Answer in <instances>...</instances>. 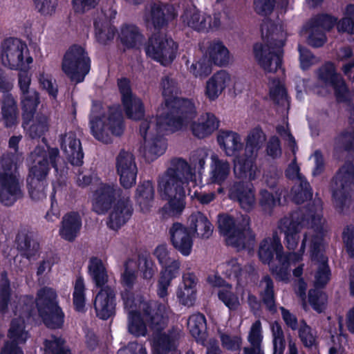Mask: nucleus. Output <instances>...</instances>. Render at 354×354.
Here are the masks:
<instances>
[{
    "instance_id": "f257e3e1",
    "label": "nucleus",
    "mask_w": 354,
    "mask_h": 354,
    "mask_svg": "<svg viewBox=\"0 0 354 354\" xmlns=\"http://www.w3.org/2000/svg\"><path fill=\"white\" fill-rule=\"evenodd\" d=\"M208 153L198 149L192 154L190 164L183 158H174L170 167L158 179V191L162 200L167 202L162 207V214L168 216H179L185 207V187L189 182L196 183V170L199 176L205 169Z\"/></svg>"
},
{
    "instance_id": "f03ea898",
    "label": "nucleus",
    "mask_w": 354,
    "mask_h": 354,
    "mask_svg": "<svg viewBox=\"0 0 354 354\" xmlns=\"http://www.w3.org/2000/svg\"><path fill=\"white\" fill-rule=\"evenodd\" d=\"M160 85L167 112L158 116L156 130L180 131L196 118L197 112L194 102L192 99L176 97L179 90L178 83L169 76L162 78Z\"/></svg>"
},
{
    "instance_id": "7ed1b4c3",
    "label": "nucleus",
    "mask_w": 354,
    "mask_h": 354,
    "mask_svg": "<svg viewBox=\"0 0 354 354\" xmlns=\"http://www.w3.org/2000/svg\"><path fill=\"white\" fill-rule=\"evenodd\" d=\"M260 30L264 44H254V55L266 73H274L282 68L286 37L281 27L271 20L263 22Z\"/></svg>"
},
{
    "instance_id": "20e7f679",
    "label": "nucleus",
    "mask_w": 354,
    "mask_h": 354,
    "mask_svg": "<svg viewBox=\"0 0 354 354\" xmlns=\"http://www.w3.org/2000/svg\"><path fill=\"white\" fill-rule=\"evenodd\" d=\"M141 308L150 328L158 332L153 341L152 354H169L176 351L180 338L179 329L172 327L162 332L168 322L166 305L158 301L145 302Z\"/></svg>"
},
{
    "instance_id": "39448f33",
    "label": "nucleus",
    "mask_w": 354,
    "mask_h": 354,
    "mask_svg": "<svg viewBox=\"0 0 354 354\" xmlns=\"http://www.w3.org/2000/svg\"><path fill=\"white\" fill-rule=\"evenodd\" d=\"M188 221L190 228L180 223H174L169 229L170 241L173 247L183 256H189L192 250V232L198 237L208 239L213 232V225L201 212L192 213Z\"/></svg>"
},
{
    "instance_id": "423d86ee",
    "label": "nucleus",
    "mask_w": 354,
    "mask_h": 354,
    "mask_svg": "<svg viewBox=\"0 0 354 354\" xmlns=\"http://www.w3.org/2000/svg\"><path fill=\"white\" fill-rule=\"evenodd\" d=\"M59 158V151L57 147H48V153L44 149L34 160L35 165L29 170L26 179L27 188L32 200L38 201L46 197V178L50 167L58 171L57 160Z\"/></svg>"
},
{
    "instance_id": "0eeeda50",
    "label": "nucleus",
    "mask_w": 354,
    "mask_h": 354,
    "mask_svg": "<svg viewBox=\"0 0 354 354\" xmlns=\"http://www.w3.org/2000/svg\"><path fill=\"white\" fill-rule=\"evenodd\" d=\"M258 256L263 264L270 266L271 273L279 281L288 279L290 258L286 254L277 232L272 233V237H266L260 243Z\"/></svg>"
},
{
    "instance_id": "6e6552de",
    "label": "nucleus",
    "mask_w": 354,
    "mask_h": 354,
    "mask_svg": "<svg viewBox=\"0 0 354 354\" xmlns=\"http://www.w3.org/2000/svg\"><path fill=\"white\" fill-rule=\"evenodd\" d=\"M100 108L95 104L92 107L89 120L91 133L96 140L108 144L111 142L110 134L117 137L123 134L125 129L124 118L120 110L110 107L104 120V113L97 112Z\"/></svg>"
},
{
    "instance_id": "1a4fd4ad",
    "label": "nucleus",
    "mask_w": 354,
    "mask_h": 354,
    "mask_svg": "<svg viewBox=\"0 0 354 354\" xmlns=\"http://www.w3.org/2000/svg\"><path fill=\"white\" fill-rule=\"evenodd\" d=\"M36 308L44 324L50 329L62 328L65 315L59 304L58 295L55 289L44 286L36 294Z\"/></svg>"
},
{
    "instance_id": "9d476101",
    "label": "nucleus",
    "mask_w": 354,
    "mask_h": 354,
    "mask_svg": "<svg viewBox=\"0 0 354 354\" xmlns=\"http://www.w3.org/2000/svg\"><path fill=\"white\" fill-rule=\"evenodd\" d=\"M315 209L313 206L299 207L290 218H283L279 221V228L285 234V244L289 250H295L301 239V231L304 227L313 226L316 220Z\"/></svg>"
},
{
    "instance_id": "9b49d317",
    "label": "nucleus",
    "mask_w": 354,
    "mask_h": 354,
    "mask_svg": "<svg viewBox=\"0 0 354 354\" xmlns=\"http://www.w3.org/2000/svg\"><path fill=\"white\" fill-rule=\"evenodd\" d=\"M160 271L157 282V295L164 301H167L168 288L171 281L180 274V261L178 259L170 257L169 251L165 244L158 245L153 252Z\"/></svg>"
},
{
    "instance_id": "f8f14e48",
    "label": "nucleus",
    "mask_w": 354,
    "mask_h": 354,
    "mask_svg": "<svg viewBox=\"0 0 354 354\" xmlns=\"http://www.w3.org/2000/svg\"><path fill=\"white\" fill-rule=\"evenodd\" d=\"M331 182L335 207L342 212L351 198L354 186V163L350 160L345 161L337 170Z\"/></svg>"
},
{
    "instance_id": "ddd939ff",
    "label": "nucleus",
    "mask_w": 354,
    "mask_h": 354,
    "mask_svg": "<svg viewBox=\"0 0 354 354\" xmlns=\"http://www.w3.org/2000/svg\"><path fill=\"white\" fill-rule=\"evenodd\" d=\"M91 60L85 48L79 44L71 45L66 51L62 62V70L76 83L82 82L88 74Z\"/></svg>"
},
{
    "instance_id": "4468645a",
    "label": "nucleus",
    "mask_w": 354,
    "mask_h": 354,
    "mask_svg": "<svg viewBox=\"0 0 354 354\" xmlns=\"http://www.w3.org/2000/svg\"><path fill=\"white\" fill-rule=\"evenodd\" d=\"M1 48L2 64L12 70L26 69L33 61L26 44L19 39L7 38L2 42Z\"/></svg>"
},
{
    "instance_id": "2eb2a0df",
    "label": "nucleus",
    "mask_w": 354,
    "mask_h": 354,
    "mask_svg": "<svg viewBox=\"0 0 354 354\" xmlns=\"http://www.w3.org/2000/svg\"><path fill=\"white\" fill-rule=\"evenodd\" d=\"M218 229L222 235L227 237L228 245L237 249H245L248 241H254V235L245 224H236L234 218L229 214H219Z\"/></svg>"
},
{
    "instance_id": "dca6fc26",
    "label": "nucleus",
    "mask_w": 354,
    "mask_h": 354,
    "mask_svg": "<svg viewBox=\"0 0 354 354\" xmlns=\"http://www.w3.org/2000/svg\"><path fill=\"white\" fill-rule=\"evenodd\" d=\"M177 49L178 44L171 37L159 33L153 34L145 48L147 57L165 66L173 62Z\"/></svg>"
},
{
    "instance_id": "f3484780",
    "label": "nucleus",
    "mask_w": 354,
    "mask_h": 354,
    "mask_svg": "<svg viewBox=\"0 0 354 354\" xmlns=\"http://www.w3.org/2000/svg\"><path fill=\"white\" fill-rule=\"evenodd\" d=\"M117 85L127 117L133 120H142L145 116L144 104L140 98L133 93L130 80L127 77L119 78Z\"/></svg>"
},
{
    "instance_id": "a211bd4d",
    "label": "nucleus",
    "mask_w": 354,
    "mask_h": 354,
    "mask_svg": "<svg viewBox=\"0 0 354 354\" xmlns=\"http://www.w3.org/2000/svg\"><path fill=\"white\" fill-rule=\"evenodd\" d=\"M116 170L124 189H129L136 184L138 169L131 153L123 149L120 151L116 158Z\"/></svg>"
},
{
    "instance_id": "6ab92c4d",
    "label": "nucleus",
    "mask_w": 354,
    "mask_h": 354,
    "mask_svg": "<svg viewBox=\"0 0 354 354\" xmlns=\"http://www.w3.org/2000/svg\"><path fill=\"white\" fill-rule=\"evenodd\" d=\"M23 196L17 175L0 172V203L4 206L10 207Z\"/></svg>"
},
{
    "instance_id": "aec40b11",
    "label": "nucleus",
    "mask_w": 354,
    "mask_h": 354,
    "mask_svg": "<svg viewBox=\"0 0 354 354\" xmlns=\"http://www.w3.org/2000/svg\"><path fill=\"white\" fill-rule=\"evenodd\" d=\"M114 288L106 286L100 289L95 297L93 306L96 316L102 320H107L115 315L116 297Z\"/></svg>"
},
{
    "instance_id": "412c9836",
    "label": "nucleus",
    "mask_w": 354,
    "mask_h": 354,
    "mask_svg": "<svg viewBox=\"0 0 354 354\" xmlns=\"http://www.w3.org/2000/svg\"><path fill=\"white\" fill-rule=\"evenodd\" d=\"M61 149L67 160L73 166H82L84 163V153L81 141L74 131L66 132L59 136Z\"/></svg>"
},
{
    "instance_id": "4be33fe9",
    "label": "nucleus",
    "mask_w": 354,
    "mask_h": 354,
    "mask_svg": "<svg viewBox=\"0 0 354 354\" xmlns=\"http://www.w3.org/2000/svg\"><path fill=\"white\" fill-rule=\"evenodd\" d=\"M133 213V203L129 196L120 197L109 214L107 226L111 230H118L129 221Z\"/></svg>"
},
{
    "instance_id": "5701e85b",
    "label": "nucleus",
    "mask_w": 354,
    "mask_h": 354,
    "mask_svg": "<svg viewBox=\"0 0 354 354\" xmlns=\"http://www.w3.org/2000/svg\"><path fill=\"white\" fill-rule=\"evenodd\" d=\"M17 250L21 257L31 260L39 253L40 245L35 233L29 227H21L15 237Z\"/></svg>"
},
{
    "instance_id": "b1692460",
    "label": "nucleus",
    "mask_w": 354,
    "mask_h": 354,
    "mask_svg": "<svg viewBox=\"0 0 354 354\" xmlns=\"http://www.w3.org/2000/svg\"><path fill=\"white\" fill-rule=\"evenodd\" d=\"M122 191L115 185L103 184L95 192L93 209L98 214L106 213L115 201V197L121 196Z\"/></svg>"
},
{
    "instance_id": "393cba45",
    "label": "nucleus",
    "mask_w": 354,
    "mask_h": 354,
    "mask_svg": "<svg viewBox=\"0 0 354 354\" xmlns=\"http://www.w3.org/2000/svg\"><path fill=\"white\" fill-rule=\"evenodd\" d=\"M175 17L173 6L161 2L153 3L146 21L150 22L155 30H160L167 26Z\"/></svg>"
},
{
    "instance_id": "a878e982",
    "label": "nucleus",
    "mask_w": 354,
    "mask_h": 354,
    "mask_svg": "<svg viewBox=\"0 0 354 354\" xmlns=\"http://www.w3.org/2000/svg\"><path fill=\"white\" fill-rule=\"evenodd\" d=\"M252 187L248 182H234L229 189V197L238 201L243 209L250 210L254 204V192Z\"/></svg>"
},
{
    "instance_id": "bb28decb",
    "label": "nucleus",
    "mask_w": 354,
    "mask_h": 354,
    "mask_svg": "<svg viewBox=\"0 0 354 354\" xmlns=\"http://www.w3.org/2000/svg\"><path fill=\"white\" fill-rule=\"evenodd\" d=\"M256 154L245 153L242 156L236 155L233 159L234 171L240 178H248L253 180L256 178Z\"/></svg>"
},
{
    "instance_id": "cd10ccee",
    "label": "nucleus",
    "mask_w": 354,
    "mask_h": 354,
    "mask_svg": "<svg viewBox=\"0 0 354 354\" xmlns=\"http://www.w3.org/2000/svg\"><path fill=\"white\" fill-rule=\"evenodd\" d=\"M118 37L121 44L127 50L139 49L144 40V35L134 24H123Z\"/></svg>"
},
{
    "instance_id": "c85d7f7f",
    "label": "nucleus",
    "mask_w": 354,
    "mask_h": 354,
    "mask_svg": "<svg viewBox=\"0 0 354 354\" xmlns=\"http://www.w3.org/2000/svg\"><path fill=\"white\" fill-rule=\"evenodd\" d=\"M82 225V218L78 212H71L66 214L62 218L59 229L60 236L66 241L73 242L77 236Z\"/></svg>"
},
{
    "instance_id": "c756f323",
    "label": "nucleus",
    "mask_w": 354,
    "mask_h": 354,
    "mask_svg": "<svg viewBox=\"0 0 354 354\" xmlns=\"http://www.w3.org/2000/svg\"><path fill=\"white\" fill-rule=\"evenodd\" d=\"M217 142L227 156L239 155L243 147L240 135L232 131H221Z\"/></svg>"
},
{
    "instance_id": "7c9ffc66",
    "label": "nucleus",
    "mask_w": 354,
    "mask_h": 354,
    "mask_svg": "<svg viewBox=\"0 0 354 354\" xmlns=\"http://www.w3.org/2000/svg\"><path fill=\"white\" fill-rule=\"evenodd\" d=\"M230 80V75L224 70L214 73L206 84L205 95L207 97L210 101L217 99L226 88Z\"/></svg>"
},
{
    "instance_id": "2f4dec72",
    "label": "nucleus",
    "mask_w": 354,
    "mask_h": 354,
    "mask_svg": "<svg viewBox=\"0 0 354 354\" xmlns=\"http://www.w3.org/2000/svg\"><path fill=\"white\" fill-rule=\"evenodd\" d=\"M22 109V127L26 129L36 113L40 103L39 93L37 91H31L21 95Z\"/></svg>"
},
{
    "instance_id": "473e14b6",
    "label": "nucleus",
    "mask_w": 354,
    "mask_h": 354,
    "mask_svg": "<svg viewBox=\"0 0 354 354\" xmlns=\"http://www.w3.org/2000/svg\"><path fill=\"white\" fill-rule=\"evenodd\" d=\"M221 273L229 280L236 281L240 285L243 278H246L248 273L237 258H231L218 266Z\"/></svg>"
},
{
    "instance_id": "72a5a7b5",
    "label": "nucleus",
    "mask_w": 354,
    "mask_h": 354,
    "mask_svg": "<svg viewBox=\"0 0 354 354\" xmlns=\"http://www.w3.org/2000/svg\"><path fill=\"white\" fill-rule=\"evenodd\" d=\"M154 194V187L151 180H145L138 185L135 199L142 212H147L151 207Z\"/></svg>"
},
{
    "instance_id": "f704fd0d",
    "label": "nucleus",
    "mask_w": 354,
    "mask_h": 354,
    "mask_svg": "<svg viewBox=\"0 0 354 354\" xmlns=\"http://www.w3.org/2000/svg\"><path fill=\"white\" fill-rule=\"evenodd\" d=\"M192 124V134L198 138H204L212 134L218 127V120L213 113H206L205 119Z\"/></svg>"
},
{
    "instance_id": "c9c22d12",
    "label": "nucleus",
    "mask_w": 354,
    "mask_h": 354,
    "mask_svg": "<svg viewBox=\"0 0 354 354\" xmlns=\"http://www.w3.org/2000/svg\"><path fill=\"white\" fill-rule=\"evenodd\" d=\"M207 53L208 54L209 59L214 65L225 66L229 63L230 52L220 40L212 41L208 46Z\"/></svg>"
},
{
    "instance_id": "e433bc0d",
    "label": "nucleus",
    "mask_w": 354,
    "mask_h": 354,
    "mask_svg": "<svg viewBox=\"0 0 354 354\" xmlns=\"http://www.w3.org/2000/svg\"><path fill=\"white\" fill-rule=\"evenodd\" d=\"M1 114L6 127L10 128L17 124L18 115L17 104L10 93L3 95Z\"/></svg>"
},
{
    "instance_id": "4c0bfd02",
    "label": "nucleus",
    "mask_w": 354,
    "mask_h": 354,
    "mask_svg": "<svg viewBox=\"0 0 354 354\" xmlns=\"http://www.w3.org/2000/svg\"><path fill=\"white\" fill-rule=\"evenodd\" d=\"M149 301V302H151ZM145 301L140 304V310H130L128 315L129 324L128 330L129 332L136 337H145L147 335V326L144 322L145 319L141 305Z\"/></svg>"
},
{
    "instance_id": "58836bf2",
    "label": "nucleus",
    "mask_w": 354,
    "mask_h": 354,
    "mask_svg": "<svg viewBox=\"0 0 354 354\" xmlns=\"http://www.w3.org/2000/svg\"><path fill=\"white\" fill-rule=\"evenodd\" d=\"M49 118L42 113H36L31 120L30 124L26 126L28 136L32 139L43 138L49 130Z\"/></svg>"
},
{
    "instance_id": "ea45409f",
    "label": "nucleus",
    "mask_w": 354,
    "mask_h": 354,
    "mask_svg": "<svg viewBox=\"0 0 354 354\" xmlns=\"http://www.w3.org/2000/svg\"><path fill=\"white\" fill-rule=\"evenodd\" d=\"M88 271L97 288L100 289L106 286L108 274L102 260L97 257H91L89 261Z\"/></svg>"
},
{
    "instance_id": "a19ab883",
    "label": "nucleus",
    "mask_w": 354,
    "mask_h": 354,
    "mask_svg": "<svg viewBox=\"0 0 354 354\" xmlns=\"http://www.w3.org/2000/svg\"><path fill=\"white\" fill-rule=\"evenodd\" d=\"M86 290L84 278L82 276L77 277L73 287V305L75 311L77 313L86 312Z\"/></svg>"
},
{
    "instance_id": "79ce46f5",
    "label": "nucleus",
    "mask_w": 354,
    "mask_h": 354,
    "mask_svg": "<svg viewBox=\"0 0 354 354\" xmlns=\"http://www.w3.org/2000/svg\"><path fill=\"white\" fill-rule=\"evenodd\" d=\"M212 162L210 174L211 181L214 184L221 185L230 174V163L215 156H212Z\"/></svg>"
},
{
    "instance_id": "37998d69",
    "label": "nucleus",
    "mask_w": 354,
    "mask_h": 354,
    "mask_svg": "<svg viewBox=\"0 0 354 354\" xmlns=\"http://www.w3.org/2000/svg\"><path fill=\"white\" fill-rule=\"evenodd\" d=\"M292 201L301 205L313 198V189L306 178L301 180L299 184L295 185L290 190Z\"/></svg>"
},
{
    "instance_id": "c03bdc74",
    "label": "nucleus",
    "mask_w": 354,
    "mask_h": 354,
    "mask_svg": "<svg viewBox=\"0 0 354 354\" xmlns=\"http://www.w3.org/2000/svg\"><path fill=\"white\" fill-rule=\"evenodd\" d=\"M95 38L97 41L102 45H106L112 41L118 32L117 28L107 21H94Z\"/></svg>"
},
{
    "instance_id": "a18cd8bd",
    "label": "nucleus",
    "mask_w": 354,
    "mask_h": 354,
    "mask_svg": "<svg viewBox=\"0 0 354 354\" xmlns=\"http://www.w3.org/2000/svg\"><path fill=\"white\" fill-rule=\"evenodd\" d=\"M262 282L266 283L263 290L259 293L263 304L270 311H276V297L274 293V282L269 275H266L262 279Z\"/></svg>"
},
{
    "instance_id": "49530a36",
    "label": "nucleus",
    "mask_w": 354,
    "mask_h": 354,
    "mask_svg": "<svg viewBox=\"0 0 354 354\" xmlns=\"http://www.w3.org/2000/svg\"><path fill=\"white\" fill-rule=\"evenodd\" d=\"M8 337L11 339L10 342L19 344L25 343L28 337V333L25 330V322L20 318H14L10 322Z\"/></svg>"
},
{
    "instance_id": "de8ad7c7",
    "label": "nucleus",
    "mask_w": 354,
    "mask_h": 354,
    "mask_svg": "<svg viewBox=\"0 0 354 354\" xmlns=\"http://www.w3.org/2000/svg\"><path fill=\"white\" fill-rule=\"evenodd\" d=\"M259 204L264 213L271 215L277 205L281 204V194L276 193L274 196L268 190L262 189L259 192Z\"/></svg>"
},
{
    "instance_id": "09e8293b",
    "label": "nucleus",
    "mask_w": 354,
    "mask_h": 354,
    "mask_svg": "<svg viewBox=\"0 0 354 354\" xmlns=\"http://www.w3.org/2000/svg\"><path fill=\"white\" fill-rule=\"evenodd\" d=\"M337 18L330 15L321 13L311 17L306 26H310L311 28L323 30L326 31L330 30L336 24L337 25Z\"/></svg>"
},
{
    "instance_id": "8fccbe9b",
    "label": "nucleus",
    "mask_w": 354,
    "mask_h": 354,
    "mask_svg": "<svg viewBox=\"0 0 354 354\" xmlns=\"http://www.w3.org/2000/svg\"><path fill=\"white\" fill-rule=\"evenodd\" d=\"M322 288H311L308 290V300L311 308L320 314L326 309L328 304L327 294Z\"/></svg>"
},
{
    "instance_id": "3c124183",
    "label": "nucleus",
    "mask_w": 354,
    "mask_h": 354,
    "mask_svg": "<svg viewBox=\"0 0 354 354\" xmlns=\"http://www.w3.org/2000/svg\"><path fill=\"white\" fill-rule=\"evenodd\" d=\"M188 326L194 338L203 339L205 337L207 322L203 314L198 313L191 315L188 319Z\"/></svg>"
},
{
    "instance_id": "603ef678",
    "label": "nucleus",
    "mask_w": 354,
    "mask_h": 354,
    "mask_svg": "<svg viewBox=\"0 0 354 354\" xmlns=\"http://www.w3.org/2000/svg\"><path fill=\"white\" fill-rule=\"evenodd\" d=\"M65 339L62 336L52 335L48 339H45L44 345L46 354H71V350L64 346Z\"/></svg>"
},
{
    "instance_id": "864d4df0",
    "label": "nucleus",
    "mask_w": 354,
    "mask_h": 354,
    "mask_svg": "<svg viewBox=\"0 0 354 354\" xmlns=\"http://www.w3.org/2000/svg\"><path fill=\"white\" fill-rule=\"evenodd\" d=\"M298 336L302 344L306 348H312L317 342V333L304 319L299 322Z\"/></svg>"
},
{
    "instance_id": "5fc2aeb1",
    "label": "nucleus",
    "mask_w": 354,
    "mask_h": 354,
    "mask_svg": "<svg viewBox=\"0 0 354 354\" xmlns=\"http://www.w3.org/2000/svg\"><path fill=\"white\" fill-rule=\"evenodd\" d=\"M11 296L10 281L7 277L6 272H3L1 273L0 282V313H6L8 311Z\"/></svg>"
},
{
    "instance_id": "6e6d98bb",
    "label": "nucleus",
    "mask_w": 354,
    "mask_h": 354,
    "mask_svg": "<svg viewBox=\"0 0 354 354\" xmlns=\"http://www.w3.org/2000/svg\"><path fill=\"white\" fill-rule=\"evenodd\" d=\"M342 75L336 71L335 64L330 61L326 62L318 70V78L326 86H330Z\"/></svg>"
},
{
    "instance_id": "4d7b16f0",
    "label": "nucleus",
    "mask_w": 354,
    "mask_h": 354,
    "mask_svg": "<svg viewBox=\"0 0 354 354\" xmlns=\"http://www.w3.org/2000/svg\"><path fill=\"white\" fill-rule=\"evenodd\" d=\"M133 263V260L130 259L125 261L124 263V270L120 276V283L125 290H132L137 280V270L131 266Z\"/></svg>"
},
{
    "instance_id": "13d9d810",
    "label": "nucleus",
    "mask_w": 354,
    "mask_h": 354,
    "mask_svg": "<svg viewBox=\"0 0 354 354\" xmlns=\"http://www.w3.org/2000/svg\"><path fill=\"white\" fill-rule=\"evenodd\" d=\"M318 267L315 274L314 286L316 288H324L331 279V270L328 261L318 262Z\"/></svg>"
},
{
    "instance_id": "bf43d9fd",
    "label": "nucleus",
    "mask_w": 354,
    "mask_h": 354,
    "mask_svg": "<svg viewBox=\"0 0 354 354\" xmlns=\"http://www.w3.org/2000/svg\"><path fill=\"white\" fill-rule=\"evenodd\" d=\"M263 132L261 127H255L251 130L246 140L245 151L246 153L256 154L261 148Z\"/></svg>"
},
{
    "instance_id": "052dcab7",
    "label": "nucleus",
    "mask_w": 354,
    "mask_h": 354,
    "mask_svg": "<svg viewBox=\"0 0 354 354\" xmlns=\"http://www.w3.org/2000/svg\"><path fill=\"white\" fill-rule=\"evenodd\" d=\"M210 15L201 16L199 10L192 12L188 20V26L198 32H207L208 28L211 26Z\"/></svg>"
},
{
    "instance_id": "680f3d73",
    "label": "nucleus",
    "mask_w": 354,
    "mask_h": 354,
    "mask_svg": "<svg viewBox=\"0 0 354 354\" xmlns=\"http://www.w3.org/2000/svg\"><path fill=\"white\" fill-rule=\"evenodd\" d=\"M147 148L148 153L151 155V160H153L165 152L167 140L162 135L156 134L148 144Z\"/></svg>"
},
{
    "instance_id": "e2e57ef3",
    "label": "nucleus",
    "mask_w": 354,
    "mask_h": 354,
    "mask_svg": "<svg viewBox=\"0 0 354 354\" xmlns=\"http://www.w3.org/2000/svg\"><path fill=\"white\" fill-rule=\"evenodd\" d=\"M138 261L143 279H151L156 270V266L151 257L141 253L138 256Z\"/></svg>"
},
{
    "instance_id": "0e129e2a",
    "label": "nucleus",
    "mask_w": 354,
    "mask_h": 354,
    "mask_svg": "<svg viewBox=\"0 0 354 354\" xmlns=\"http://www.w3.org/2000/svg\"><path fill=\"white\" fill-rule=\"evenodd\" d=\"M323 238L315 235L312 237L310 245V257L312 261L322 262L324 260L328 261V258L322 250Z\"/></svg>"
},
{
    "instance_id": "69168bd1",
    "label": "nucleus",
    "mask_w": 354,
    "mask_h": 354,
    "mask_svg": "<svg viewBox=\"0 0 354 354\" xmlns=\"http://www.w3.org/2000/svg\"><path fill=\"white\" fill-rule=\"evenodd\" d=\"M339 32L354 33V4H348L346 8L345 17L337 23Z\"/></svg>"
},
{
    "instance_id": "338daca9",
    "label": "nucleus",
    "mask_w": 354,
    "mask_h": 354,
    "mask_svg": "<svg viewBox=\"0 0 354 354\" xmlns=\"http://www.w3.org/2000/svg\"><path fill=\"white\" fill-rule=\"evenodd\" d=\"M212 64L209 59L202 57L198 61L192 63L189 71L196 77L202 79L206 77L212 73Z\"/></svg>"
},
{
    "instance_id": "774afa93",
    "label": "nucleus",
    "mask_w": 354,
    "mask_h": 354,
    "mask_svg": "<svg viewBox=\"0 0 354 354\" xmlns=\"http://www.w3.org/2000/svg\"><path fill=\"white\" fill-rule=\"evenodd\" d=\"M342 241L346 253L351 258H354V225L349 224L344 227Z\"/></svg>"
}]
</instances>
